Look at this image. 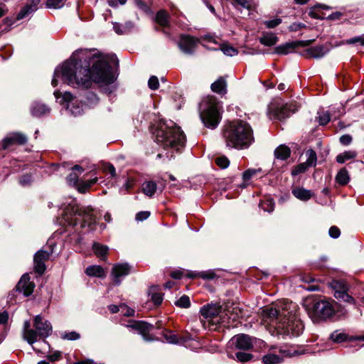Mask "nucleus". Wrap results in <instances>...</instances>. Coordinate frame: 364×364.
Returning a JSON list of instances; mask_svg holds the SVG:
<instances>
[{
	"instance_id": "1",
	"label": "nucleus",
	"mask_w": 364,
	"mask_h": 364,
	"mask_svg": "<svg viewBox=\"0 0 364 364\" xmlns=\"http://www.w3.org/2000/svg\"><path fill=\"white\" fill-rule=\"evenodd\" d=\"M115 60V55H97L87 50H78L55 68L51 84L56 87L60 79L70 85L89 88L95 82L103 87L105 92L112 93L116 88L117 75L112 67Z\"/></svg>"
},
{
	"instance_id": "2",
	"label": "nucleus",
	"mask_w": 364,
	"mask_h": 364,
	"mask_svg": "<svg viewBox=\"0 0 364 364\" xmlns=\"http://www.w3.org/2000/svg\"><path fill=\"white\" fill-rule=\"evenodd\" d=\"M295 307L291 303L267 307L262 311V321L274 327L277 333L283 337L298 336L302 333L304 325L294 313Z\"/></svg>"
},
{
	"instance_id": "3",
	"label": "nucleus",
	"mask_w": 364,
	"mask_h": 364,
	"mask_svg": "<svg viewBox=\"0 0 364 364\" xmlns=\"http://www.w3.org/2000/svg\"><path fill=\"white\" fill-rule=\"evenodd\" d=\"M154 135L156 142L165 150H170L166 152L164 156L171 159L173 157L174 151H180L185 144L186 138L180 127L173 122L169 123L161 122L156 127ZM164 157L162 154H158L157 158Z\"/></svg>"
},
{
	"instance_id": "4",
	"label": "nucleus",
	"mask_w": 364,
	"mask_h": 364,
	"mask_svg": "<svg viewBox=\"0 0 364 364\" xmlns=\"http://www.w3.org/2000/svg\"><path fill=\"white\" fill-rule=\"evenodd\" d=\"M223 136L226 146L239 150L247 149L254 141L252 127L242 120L234 121L227 124Z\"/></svg>"
},
{
	"instance_id": "5",
	"label": "nucleus",
	"mask_w": 364,
	"mask_h": 364,
	"mask_svg": "<svg viewBox=\"0 0 364 364\" xmlns=\"http://www.w3.org/2000/svg\"><path fill=\"white\" fill-rule=\"evenodd\" d=\"M82 220L81 227L83 228L86 224L89 227L95 224L96 215L94 210L90 207H80L73 201L69 203L64 210L62 217V222L75 226L77 224L79 220ZM92 230V228H90Z\"/></svg>"
},
{
	"instance_id": "6",
	"label": "nucleus",
	"mask_w": 364,
	"mask_h": 364,
	"mask_svg": "<svg viewBox=\"0 0 364 364\" xmlns=\"http://www.w3.org/2000/svg\"><path fill=\"white\" fill-rule=\"evenodd\" d=\"M200 119L204 125L209 129H215L219 124L222 116V106L213 96L204 99L200 105Z\"/></svg>"
},
{
	"instance_id": "7",
	"label": "nucleus",
	"mask_w": 364,
	"mask_h": 364,
	"mask_svg": "<svg viewBox=\"0 0 364 364\" xmlns=\"http://www.w3.org/2000/svg\"><path fill=\"white\" fill-rule=\"evenodd\" d=\"M34 329L31 328L29 321H25L23 328V337L30 344L32 345L41 338L49 336L52 332L50 323L44 320L41 315H37L33 321Z\"/></svg>"
},
{
	"instance_id": "8",
	"label": "nucleus",
	"mask_w": 364,
	"mask_h": 364,
	"mask_svg": "<svg viewBox=\"0 0 364 364\" xmlns=\"http://www.w3.org/2000/svg\"><path fill=\"white\" fill-rule=\"evenodd\" d=\"M200 322L204 328L216 330L220 323L226 326L225 316L228 313L222 312V307L218 304H208L200 309Z\"/></svg>"
},
{
	"instance_id": "9",
	"label": "nucleus",
	"mask_w": 364,
	"mask_h": 364,
	"mask_svg": "<svg viewBox=\"0 0 364 364\" xmlns=\"http://www.w3.org/2000/svg\"><path fill=\"white\" fill-rule=\"evenodd\" d=\"M309 316L314 323H319L331 318L335 314L332 302L327 300L315 301L311 306H307Z\"/></svg>"
},
{
	"instance_id": "10",
	"label": "nucleus",
	"mask_w": 364,
	"mask_h": 364,
	"mask_svg": "<svg viewBox=\"0 0 364 364\" xmlns=\"http://www.w3.org/2000/svg\"><path fill=\"white\" fill-rule=\"evenodd\" d=\"M57 101L73 116H79L84 112V107L81 102L70 92H60L55 90L53 93Z\"/></svg>"
},
{
	"instance_id": "11",
	"label": "nucleus",
	"mask_w": 364,
	"mask_h": 364,
	"mask_svg": "<svg viewBox=\"0 0 364 364\" xmlns=\"http://www.w3.org/2000/svg\"><path fill=\"white\" fill-rule=\"evenodd\" d=\"M127 327L132 330L136 331L141 334L143 338L146 341H151L154 339L149 334V333L153 329V325L148 323L145 321H132L127 325Z\"/></svg>"
},
{
	"instance_id": "12",
	"label": "nucleus",
	"mask_w": 364,
	"mask_h": 364,
	"mask_svg": "<svg viewBox=\"0 0 364 364\" xmlns=\"http://www.w3.org/2000/svg\"><path fill=\"white\" fill-rule=\"evenodd\" d=\"M131 271V267L127 263H118L113 266L112 277L116 285H119L123 278L127 276Z\"/></svg>"
},
{
	"instance_id": "13",
	"label": "nucleus",
	"mask_w": 364,
	"mask_h": 364,
	"mask_svg": "<svg viewBox=\"0 0 364 364\" xmlns=\"http://www.w3.org/2000/svg\"><path fill=\"white\" fill-rule=\"evenodd\" d=\"M52 252V250L50 252H48L41 250L35 254L33 261L34 269L36 272L39 273L40 274H43L46 270L45 261L48 259Z\"/></svg>"
},
{
	"instance_id": "14",
	"label": "nucleus",
	"mask_w": 364,
	"mask_h": 364,
	"mask_svg": "<svg viewBox=\"0 0 364 364\" xmlns=\"http://www.w3.org/2000/svg\"><path fill=\"white\" fill-rule=\"evenodd\" d=\"M27 141V137L21 133H12L6 136L1 142L3 149H6L14 144H24Z\"/></svg>"
},
{
	"instance_id": "15",
	"label": "nucleus",
	"mask_w": 364,
	"mask_h": 364,
	"mask_svg": "<svg viewBox=\"0 0 364 364\" xmlns=\"http://www.w3.org/2000/svg\"><path fill=\"white\" fill-rule=\"evenodd\" d=\"M34 287V284L30 281L29 275L25 274L18 282L16 289L19 292H22L24 296H28L33 293Z\"/></svg>"
},
{
	"instance_id": "16",
	"label": "nucleus",
	"mask_w": 364,
	"mask_h": 364,
	"mask_svg": "<svg viewBox=\"0 0 364 364\" xmlns=\"http://www.w3.org/2000/svg\"><path fill=\"white\" fill-rule=\"evenodd\" d=\"M198 41L194 38L183 35L181 36L179 41L178 46L181 50L186 54H192L196 46Z\"/></svg>"
},
{
	"instance_id": "17",
	"label": "nucleus",
	"mask_w": 364,
	"mask_h": 364,
	"mask_svg": "<svg viewBox=\"0 0 364 364\" xmlns=\"http://www.w3.org/2000/svg\"><path fill=\"white\" fill-rule=\"evenodd\" d=\"M333 287L336 289L334 296L336 299L348 303L353 301V297L346 292V287L343 282L334 281L333 282Z\"/></svg>"
},
{
	"instance_id": "18",
	"label": "nucleus",
	"mask_w": 364,
	"mask_h": 364,
	"mask_svg": "<svg viewBox=\"0 0 364 364\" xmlns=\"http://www.w3.org/2000/svg\"><path fill=\"white\" fill-rule=\"evenodd\" d=\"M232 341L238 349L249 350L253 346V339L246 334L237 335L232 338Z\"/></svg>"
},
{
	"instance_id": "19",
	"label": "nucleus",
	"mask_w": 364,
	"mask_h": 364,
	"mask_svg": "<svg viewBox=\"0 0 364 364\" xmlns=\"http://www.w3.org/2000/svg\"><path fill=\"white\" fill-rule=\"evenodd\" d=\"M289 115L290 112L285 106L271 107L269 112V116L271 119L283 120L289 117Z\"/></svg>"
},
{
	"instance_id": "20",
	"label": "nucleus",
	"mask_w": 364,
	"mask_h": 364,
	"mask_svg": "<svg viewBox=\"0 0 364 364\" xmlns=\"http://www.w3.org/2000/svg\"><path fill=\"white\" fill-rule=\"evenodd\" d=\"M329 52V48L326 46H316L309 48L306 50V53L309 58H321Z\"/></svg>"
},
{
	"instance_id": "21",
	"label": "nucleus",
	"mask_w": 364,
	"mask_h": 364,
	"mask_svg": "<svg viewBox=\"0 0 364 364\" xmlns=\"http://www.w3.org/2000/svg\"><path fill=\"white\" fill-rule=\"evenodd\" d=\"M290 356L286 350H281L279 355L274 353H267L262 358L264 364H279L284 357Z\"/></svg>"
},
{
	"instance_id": "22",
	"label": "nucleus",
	"mask_w": 364,
	"mask_h": 364,
	"mask_svg": "<svg viewBox=\"0 0 364 364\" xmlns=\"http://www.w3.org/2000/svg\"><path fill=\"white\" fill-rule=\"evenodd\" d=\"M40 0H33L30 4L23 7L17 15V19H22L38 9Z\"/></svg>"
},
{
	"instance_id": "23",
	"label": "nucleus",
	"mask_w": 364,
	"mask_h": 364,
	"mask_svg": "<svg viewBox=\"0 0 364 364\" xmlns=\"http://www.w3.org/2000/svg\"><path fill=\"white\" fill-rule=\"evenodd\" d=\"M134 28V24L132 21H127L124 24L119 23H113V29L118 35H125Z\"/></svg>"
},
{
	"instance_id": "24",
	"label": "nucleus",
	"mask_w": 364,
	"mask_h": 364,
	"mask_svg": "<svg viewBox=\"0 0 364 364\" xmlns=\"http://www.w3.org/2000/svg\"><path fill=\"white\" fill-rule=\"evenodd\" d=\"M293 196L297 199L302 201L309 200L313 196L310 190L305 189L302 187H297L292 190Z\"/></svg>"
},
{
	"instance_id": "25",
	"label": "nucleus",
	"mask_w": 364,
	"mask_h": 364,
	"mask_svg": "<svg viewBox=\"0 0 364 364\" xmlns=\"http://www.w3.org/2000/svg\"><path fill=\"white\" fill-rule=\"evenodd\" d=\"M210 88L213 92L220 94L225 95L227 92V82L226 80L220 77L213 83H212Z\"/></svg>"
},
{
	"instance_id": "26",
	"label": "nucleus",
	"mask_w": 364,
	"mask_h": 364,
	"mask_svg": "<svg viewBox=\"0 0 364 364\" xmlns=\"http://www.w3.org/2000/svg\"><path fill=\"white\" fill-rule=\"evenodd\" d=\"M31 112L33 116L41 117L49 113L50 108L44 104L34 102L31 107Z\"/></svg>"
},
{
	"instance_id": "27",
	"label": "nucleus",
	"mask_w": 364,
	"mask_h": 364,
	"mask_svg": "<svg viewBox=\"0 0 364 364\" xmlns=\"http://www.w3.org/2000/svg\"><path fill=\"white\" fill-rule=\"evenodd\" d=\"M85 273L89 277L104 278L106 276L105 269L100 265H91L86 268Z\"/></svg>"
},
{
	"instance_id": "28",
	"label": "nucleus",
	"mask_w": 364,
	"mask_h": 364,
	"mask_svg": "<svg viewBox=\"0 0 364 364\" xmlns=\"http://www.w3.org/2000/svg\"><path fill=\"white\" fill-rule=\"evenodd\" d=\"M84 169L78 166L75 165L72 168V172L68 176V183L73 185H78L79 176L83 172Z\"/></svg>"
},
{
	"instance_id": "29",
	"label": "nucleus",
	"mask_w": 364,
	"mask_h": 364,
	"mask_svg": "<svg viewBox=\"0 0 364 364\" xmlns=\"http://www.w3.org/2000/svg\"><path fill=\"white\" fill-rule=\"evenodd\" d=\"M290 149L285 145H280L274 150V156L278 160H286L290 156Z\"/></svg>"
},
{
	"instance_id": "30",
	"label": "nucleus",
	"mask_w": 364,
	"mask_h": 364,
	"mask_svg": "<svg viewBox=\"0 0 364 364\" xmlns=\"http://www.w3.org/2000/svg\"><path fill=\"white\" fill-rule=\"evenodd\" d=\"M277 41L278 38L277 36L269 33L264 34L263 36L259 38V42L266 46H274Z\"/></svg>"
},
{
	"instance_id": "31",
	"label": "nucleus",
	"mask_w": 364,
	"mask_h": 364,
	"mask_svg": "<svg viewBox=\"0 0 364 364\" xmlns=\"http://www.w3.org/2000/svg\"><path fill=\"white\" fill-rule=\"evenodd\" d=\"M156 187L155 182L146 181L142 185V191L146 196L152 197L156 191Z\"/></svg>"
},
{
	"instance_id": "32",
	"label": "nucleus",
	"mask_w": 364,
	"mask_h": 364,
	"mask_svg": "<svg viewBox=\"0 0 364 364\" xmlns=\"http://www.w3.org/2000/svg\"><path fill=\"white\" fill-rule=\"evenodd\" d=\"M169 16L164 10L159 11L156 16V21L161 26H168Z\"/></svg>"
},
{
	"instance_id": "33",
	"label": "nucleus",
	"mask_w": 364,
	"mask_h": 364,
	"mask_svg": "<svg viewBox=\"0 0 364 364\" xmlns=\"http://www.w3.org/2000/svg\"><path fill=\"white\" fill-rule=\"evenodd\" d=\"M356 156V152L354 151H346L336 156V161L339 164H343L347 160L354 159Z\"/></svg>"
},
{
	"instance_id": "34",
	"label": "nucleus",
	"mask_w": 364,
	"mask_h": 364,
	"mask_svg": "<svg viewBox=\"0 0 364 364\" xmlns=\"http://www.w3.org/2000/svg\"><path fill=\"white\" fill-rule=\"evenodd\" d=\"M232 4L235 7L240 6L249 11L253 10L256 8V5L248 0H232Z\"/></svg>"
},
{
	"instance_id": "35",
	"label": "nucleus",
	"mask_w": 364,
	"mask_h": 364,
	"mask_svg": "<svg viewBox=\"0 0 364 364\" xmlns=\"http://www.w3.org/2000/svg\"><path fill=\"white\" fill-rule=\"evenodd\" d=\"M349 175L345 168L341 169L336 175V180L340 185H346L349 181Z\"/></svg>"
},
{
	"instance_id": "36",
	"label": "nucleus",
	"mask_w": 364,
	"mask_h": 364,
	"mask_svg": "<svg viewBox=\"0 0 364 364\" xmlns=\"http://www.w3.org/2000/svg\"><path fill=\"white\" fill-rule=\"evenodd\" d=\"M93 250L98 257L105 259L108 251V247L105 245L95 243L93 245Z\"/></svg>"
},
{
	"instance_id": "37",
	"label": "nucleus",
	"mask_w": 364,
	"mask_h": 364,
	"mask_svg": "<svg viewBox=\"0 0 364 364\" xmlns=\"http://www.w3.org/2000/svg\"><path fill=\"white\" fill-rule=\"evenodd\" d=\"M295 46L293 43H286L275 48L274 53L279 55H286L294 50Z\"/></svg>"
},
{
	"instance_id": "38",
	"label": "nucleus",
	"mask_w": 364,
	"mask_h": 364,
	"mask_svg": "<svg viewBox=\"0 0 364 364\" xmlns=\"http://www.w3.org/2000/svg\"><path fill=\"white\" fill-rule=\"evenodd\" d=\"M163 337L168 343L176 344L180 343L178 338L173 331H164L163 332Z\"/></svg>"
},
{
	"instance_id": "39",
	"label": "nucleus",
	"mask_w": 364,
	"mask_h": 364,
	"mask_svg": "<svg viewBox=\"0 0 364 364\" xmlns=\"http://www.w3.org/2000/svg\"><path fill=\"white\" fill-rule=\"evenodd\" d=\"M318 117H316L318 122L320 125L324 126L327 124L331 120V116L328 112L318 111L317 112Z\"/></svg>"
},
{
	"instance_id": "40",
	"label": "nucleus",
	"mask_w": 364,
	"mask_h": 364,
	"mask_svg": "<svg viewBox=\"0 0 364 364\" xmlns=\"http://www.w3.org/2000/svg\"><path fill=\"white\" fill-rule=\"evenodd\" d=\"M97 181V178L95 177L86 181H82L78 183V191L81 193L85 192L89 188Z\"/></svg>"
},
{
	"instance_id": "41",
	"label": "nucleus",
	"mask_w": 364,
	"mask_h": 364,
	"mask_svg": "<svg viewBox=\"0 0 364 364\" xmlns=\"http://www.w3.org/2000/svg\"><path fill=\"white\" fill-rule=\"evenodd\" d=\"M330 338L334 343H340L347 340V335L343 332L335 331L331 334Z\"/></svg>"
},
{
	"instance_id": "42",
	"label": "nucleus",
	"mask_w": 364,
	"mask_h": 364,
	"mask_svg": "<svg viewBox=\"0 0 364 364\" xmlns=\"http://www.w3.org/2000/svg\"><path fill=\"white\" fill-rule=\"evenodd\" d=\"M86 105L89 107L95 106L98 102L99 98L97 95L92 92H87L86 93Z\"/></svg>"
},
{
	"instance_id": "43",
	"label": "nucleus",
	"mask_w": 364,
	"mask_h": 364,
	"mask_svg": "<svg viewBox=\"0 0 364 364\" xmlns=\"http://www.w3.org/2000/svg\"><path fill=\"white\" fill-rule=\"evenodd\" d=\"M306 161H305L310 167L316 165L317 156L313 149H309L306 152Z\"/></svg>"
},
{
	"instance_id": "44",
	"label": "nucleus",
	"mask_w": 364,
	"mask_h": 364,
	"mask_svg": "<svg viewBox=\"0 0 364 364\" xmlns=\"http://www.w3.org/2000/svg\"><path fill=\"white\" fill-rule=\"evenodd\" d=\"M231 358L239 362L245 363L252 358V355L245 352H237L235 353V355H231Z\"/></svg>"
},
{
	"instance_id": "45",
	"label": "nucleus",
	"mask_w": 364,
	"mask_h": 364,
	"mask_svg": "<svg viewBox=\"0 0 364 364\" xmlns=\"http://www.w3.org/2000/svg\"><path fill=\"white\" fill-rule=\"evenodd\" d=\"M149 295H151V300L156 305H159L163 301V294L156 291L155 288H151L149 290Z\"/></svg>"
},
{
	"instance_id": "46",
	"label": "nucleus",
	"mask_w": 364,
	"mask_h": 364,
	"mask_svg": "<svg viewBox=\"0 0 364 364\" xmlns=\"http://www.w3.org/2000/svg\"><path fill=\"white\" fill-rule=\"evenodd\" d=\"M261 171V168H249L242 173V179L244 181H247Z\"/></svg>"
},
{
	"instance_id": "47",
	"label": "nucleus",
	"mask_w": 364,
	"mask_h": 364,
	"mask_svg": "<svg viewBox=\"0 0 364 364\" xmlns=\"http://www.w3.org/2000/svg\"><path fill=\"white\" fill-rule=\"evenodd\" d=\"M220 49L225 55L228 56L236 55L238 53L236 48L227 44H223Z\"/></svg>"
},
{
	"instance_id": "48",
	"label": "nucleus",
	"mask_w": 364,
	"mask_h": 364,
	"mask_svg": "<svg viewBox=\"0 0 364 364\" xmlns=\"http://www.w3.org/2000/svg\"><path fill=\"white\" fill-rule=\"evenodd\" d=\"M310 166L306 163H301L297 165L291 171L292 176H297L300 173H304Z\"/></svg>"
},
{
	"instance_id": "49",
	"label": "nucleus",
	"mask_w": 364,
	"mask_h": 364,
	"mask_svg": "<svg viewBox=\"0 0 364 364\" xmlns=\"http://www.w3.org/2000/svg\"><path fill=\"white\" fill-rule=\"evenodd\" d=\"M233 310H235V308H233ZM226 313H228V316H226L227 317V321H226V326L228 327H230V326H234L233 324H232L231 323V321L233 322L235 321H236L239 317V314L237 313V310L236 309V312L234 313V312H230V310H228Z\"/></svg>"
},
{
	"instance_id": "50",
	"label": "nucleus",
	"mask_w": 364,
	"mask_h": 364,
	"mask_svg": "<svg viewBox=\"0 0 364 364\" xmlns=\"http://www.w3.org/2000/svg\"><path fill=\"white\" fill-rule=\"evenodd\" d=\"M175 304L178 307L188 308L191 305L190 299L188 296L183 295L175 302Z\"/></svg>"
},
{
	"instance_id": "51",
	"label": "nucleus",
	"mask_w": 364,
	"mask_h": 364,
	"mask_svg": "<svg viewBox=\"0 0 364 364\" xmlns=\"http://www.w3.org/2000/svg\"><path fill=\"white\" fill-rule=\"evenodd\" d=\"M61 338L68 341H76L80 338V335L76 331L64 332L61 334Z\"/></svg>"
},
{
	"instance_id": "52",
	"label": "nucleus",
	"mask_w": 364,
	"mask_h": 364,
	"mask_svg": "<svg viewBox=\"0 0 364 364\" xmlns=\"http://www.w3.org/2000/svg\"><path fill=\"white\" fill-rule=\"evenodd\" d=\"M259 207L264 210L271 213L274 210V203L272 199L267 200L265 202H262L259 204Z\"/></svg>"
},
{
	"instance_id": "53",
	"label": "nucleus",
	"mask_w": 364,
	"mask_h": 364,
	"mask_svg": "<svg viewBox=\"0 0 364 364\" xmlns=\"http://www.w3.org/2000/svg\"><path fill=\"white\" fill-rule=\"evenodd\" d=\"M65 0H47L46 6L50 9H60L63 6Z\"/></svg>"
},
{
	"instance_id": "54",
	"label": "nucleus",
	"mask_w": 364,
	"mask_h": 364,
	"mask_svg": "<svg viewBox=\"0 0 364 364\" xmlns=\"http://www.w3.org/2000/svg\"><path fill=\"white\" fill-rule=\"evenodd\" d=\"M215 164L221 168H226L230 165V161L226 156H222L215 159Z\"/></svg>"
},
{
	"instance_id": "55",
	"label": "nucleus",
	"mask_w": 364,
	"mask_h": 364,
	"mask_svg": "<svg viewBox=\"0 0 364 364\" xmlns=\"http://www.w3.org/2000/svg\"><path fill=\"white\" fill-rule=\"evenodd\" d=\"M120 312L125 316H132L134 314V310L125 304L120 305Z\"/></svg>"
},
{
	"instance_id": "56",
	"label": "nucleus",
	"mask_w": 364,
	"mask_h": 364,
	"mask_svg": "<svg viewBox=\"0 0 364 364\" xmlns=\"http://www.w3.org/2000/svg\"><path fill=\"white\" fill-rule=\"evenodd\" d=\"M149 87L151 90H156L159 88V80L156 76H151L148 82Z\"/></svg>"
},
{
	"instance_id": "57",
	"label": "nucleus",
	"mask_w": 364,
	"mask_h": 364,
	"mask_svg": "<svg viewBox=\"0 0 364 364\" xmlns=\"http://www.w3.org/2000/svg\"><path fill=\"white\" fill-rule=\"evenodd\" d=\"M281 23H282V19L279 18H276L272 20L266 21L264 22V24L266 25V26L267 28H272L277 26Z\"/></svg>"
},
{
	"instance_id": "58",
	"label": "nucleus",
	"mask_w": 364,
	"mask_h": 364,
	"mask_svg": "<svg viewBox=\"0 0 364 364\" xmlns=\"http://www.w3.org/2000/svg\"><path fill=\"white\" fill-rule=\"evenodd\" d=\"M32 182V177L29 174L23 175L21 177L19 183L21 186H26L30 185Z\"/></svg>"
},
{
	"instance_id": "59",
	"label": "nucleus",
	"mask_w": 364,
	"mask_h": 364,
	"mask_svg": "<svg viewBox=\"0 0 364 364\" xmlns=\"http://www.w3.org/2000/svg\"><path fill=\"white\" fill-rule=\"evenodd\" d=\"M150 216V212L149 211H141L136 213L135 219L137 221H143L146 220Z\"/></svg>"
},
{
	"instance_id": "60",
	"label": "nucleus",
	"mask_w": 364,
	"mask_h": 364,
	"mask_svg": "<svg viewBox=\"0 0 364 364\" xmlns=\"http://www.w3.org/2000/svg\"><path fill=\"white\" fill-rule=\"evenodd\" d=\"M328 233H329V235L332 238L336 239L340 236L341 232H340V230L337 227L332 226L330 228Z\"/></svg>"
},
{
	"instance_id": "61",
	"label": "nucleus",
	"mask_w": 364,
	"mask_h": 364,
	"mask_svg": "<svg viewBox=\"0 0 364 364\" xmlns=\"http://www.w3.org/2000/svg\"><path fill=\"white\" fill-rule=\"evenodd\" d=\"M355 43H359L360 45L364 46V38L357 36L346 41V43L348 44H354Z\"/></svg>"
},
{
	"instance_id": "62",
	"label": "nucleus",
	"mask_w": 364,
	"mask_h": 364,
	"mask_svg": "<svg viewBox=\"0 0 364 364\" xmlns=\"http://www.w3.org/2000/svg\"><path fill=\"white\" fill-rule=\"evenodd\" d=\"M352 141V137L349 134H344L340 137V142L343 145H348Z\"/></svg>"
},
{
	"instance_id": "63",
	"label": "nucleus",
	"mask_w": 364,
	"mask_h": 364,
	"mask_svg": "<svg viewBox=\"0 0 364 364\" xmlns=\"http://www.w3.org/2000/svg\"><path fill=\"white\" fill-rule=\"evenodd\" d=\"M306 25L302 23H293L289 26V28L291 31H298L302 28H305Z\"/></svg>"
},
{
	"instance_id": "64",
	"label": "nucleus",
	"mask_w": 364,
	"mask_h": 364,
	"mask_svg": "<svg viewBox=\"0 0 364 364\" xmlns=\"http://www.w3.org/2000/svg\"><path fill=\"white\" fill-rule=\"evenodd\" d=\"M215 277V274L213 272H203L200 273V277L203 279H212Z\"/></svg>"
}]
</instances>
